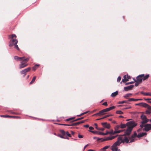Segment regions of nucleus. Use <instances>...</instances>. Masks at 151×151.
<instances>
[{"mask_svg":"<svg viewBox=\"0 0 151 151\" xmlns=\"http://www.w3.org/2000/svg\"><path fill=\"white\" fill-rule=\"evenodd\" d=\"M116 113L117 114H123L124 113L121 111L118 110L116 111Z\"/></svg>","mask_w":151,"mask_h":151,"instance_id":"473e14b6","label":"nucleus"},{"mask_svg":"<svg viewBox=\"0 0 151 151\" xmlns=\"http://www.w3.org/2000/svg\"><path fill=\"white\" fill-rule=\"evenodd\" d=\"M63 135H61V134H58V136L60 137L61 138H63V139H65V138L63 137Z\"/></svg>","mask_w":151,"mask_h":151,"instance_id":"de8ad7c7","label":"nucleus"},{"mask_svg":"<svg viewBox=\"0 0 151 151\" xmlns=\"http://www.w3.org/2000/svg\"><path fill=\"white\" fill-rule=\"evenodd\" d=\"M142 75H144V76H142V79L143 81H145L150 76V75L148 74L145 75L144 74H142Z\"/></svg>","mask_w":151,"mask_h":151,"instance_id":"2eb2a0df","label":"nucleus"},{"mask_svg":"<svg viewBox=\"0 0 151 151\" xmlns=\"http://www.w3.org/2000/svg\"><path fill=\"white\" fill-rule=\"evenodd\" d=\"M115 106H111L110 107H109L108 108H106L105 109H104V111H105V112H108L109 111L113 109H114L115 108Z\"/></svg>","mask_w":151,"mask_h":151,"instance_id":"4468645a","label":"nucleus"},{"mask_svg":"<svg viewBox=\"0 0 151 151\" xmlns=\"http://www.w3.org/2000/svg\"><path fill=\"white\" fill-rule=\"evenodd\" d=\"M109 132H111L109 133V134H111L112 135H113V130L112 129H111L110 131Z\"/></svg>","mask_w":151,"mask_h":151,"instance_id":"6e6d98bb","label":"nucleus"},{"mask_svg":"<svg viewBox=\"0 0 151 151\" xmlns=\"http://www.w3.org/2000/svg\"><path fill=\"white\" fill-rule=\"evenodd\" d=\"M104 138H99V137H97V141H98L100 140H101V141L102 140H103V139H104Z\"/></svg>","mask_w":151,"mask_h":151,"instance_id":"5fc2aeb1","label":"nucleus"},{"mask_svg":"<svg viewBox=\"0 0 151 151\" xmlns=\"http://www.w3.org/2000/svg\"><path fill=\"white\" fill-rule=\"evenodd\" d=\"M142 102L139 103H138L135 104L136 106H141Z\"/></svg>","mask_w":151,"mask_h":151,"instance_id":"338daca9","label":"nucleus"},{"mask_svg":"<svg viewBox=\"0 0 151 151\" xmlns=\"http://www.w3.org/2000/svg\"><path fill=\"white\" fill-rule=\"evenodd\" d=\"M111 150L112 151H121L119 149L118 147H111Z\"/></svg>","mask_w":151,"mask_h":151,"instance_id":"393cba45","label":"nucleus"},{"mask_svg":"<svg viewBox=\"0 0 151 151\" xmlns=\"http://www.w3.org/2000/svg\"><path fill=\"white\" fill-rule=\"evenodd\" d=\"M142 76H144V75L141 74L137 76L136 77L137 81L138 82L141 83L142 81H143L142 78Z\"/></svg>","mask_w":151,"mask_h":151,"instance_id":"1a4fd4ad","label":"nucleus"},{"mask_svg":"<svg viewBox=\"0 0 151 151\" xmlns=\"http://www.w3.org/2000/svg\"><path fill=\"white\" fill-rule=\"evenodd\" d=\"M141 94H143L145 96H151V93L150 92H144L143 91H142L141 92Z\"/></svg>","mask_w":151,"mask_h":151,"instance_id":"aec40b11","label":"nucleus"},{"mask_svg":"<svg viewBox=\"0 0 151 151\" xmlns=\"http://www.w3.org/2000/svg\"><path fill=\"white\" fill-rule=\"evenodd\" d=\"M113 116V115H112V114H108V115H105L103 117H102V118L104 119V118L108 117L109 116Z\"/></svg>","mask_w":151,"mask_h":151,"instance_id":"2f4dec72","label":"nucleus"},{"mask_svg":"<svg viewBox=\"0 0 151 151\" xmlns=\"http://www.w3.org/2000/svg\"><path fill=\"white\" fill-rule=\"evenodd\" d=\"M129 101H128V100H124L122 101H119L118 102V104H123L124 103L126 104H129Z\"/></svg>","mask_w":151,"mask_h":151,"instance_id":"a211bd4d","label":"nucleus"},{"mask_svg":"<svg viewBox=\"0 0 151 151\" xmlns=\"http://www.w3.org/2000/svg\"><path fill=\"white\" fill-rule=\"evenodd\" d=\"M102 104L103 105H104V106H107L108 105V104H107V102H105L103 103Z\"/></svg>","mask_w":151,"mask_h":151,"instance_id":"3c124183","label":"nucleus"},{"mask_svg":"<svg viewBox=\"0 0 151 151\" xmlns=\"http://www.w3.org/2000/svg\"><path fill=\"white\" fill-rule=\"evenodd\" d=\"M70 124V126H77L79 125L78 122L76 123H71V124Z\"/></svg>","mask_w":151,"mask_h":151,"instance_id":"c85d7f7f","label":"nucleus"},{"mask_svg":"<svg viewBox=\"0 0 151 151\" xmlns=\"http://www.w3.org/2000/svg\"><path fill=\"white\" fill-rule=\"evenodd\" d=\"M110 132H109V131H106V132L105 133H104L103 132V135H106L108 134H109Z\"/></svg>","mask_w":151,"mask_h":151,"instance_id":"49530a36","label":"nucleus"},{"mask_svg":"<svg viewBox=\"0 0 151 151\" xmlns=\"http://www.w3.org/2000/svg\"><path fill=\"white\" fill-rule=\"evenodd\" d=\"M124 137V139L125 142H126V143H129V140L128 139V138L126 137V136H125Z\"/></svg>","mask_w":151,"mask_h":151,"instance_id":"cd10ccee","label":"nucleus"},{"mask_svg":"<svg viewBox=\"0 0 151 151\" xmlns=\"http://www.w3.org/2000/svg\"><path fill=\"white\" fill-rule=\"evenodd\" d=\"M120 126L121 128L123 129L126 128L127 126L128 127V125L127 123L126 124H123L121 123Z\"/></svg>","mask_w":151,"mask_h":151,"instance_id":"5701e85b","label":"nucleus"},{"mask_svg":"<svg viewBox=\"0 0 151 151\" xmlns=\"http://www.w3.org/2000/svg\"><path fill=\"white\" fill-rule=\"evenodd\" d=\"M134 83V81H131V82H129L126 83H125V85H127L128 84H133V83Z\"/></svg>","mask_w":151,"mask_h":151,"instance_id":"a19ab883","label":"nucleus"},{"mask_svg":"<svg viewBox=\"0 0 151 151\" xmlns=\"http://www.w3.org/2000/svg\"><path fill=\"white\" fill-rule=\"evenodd\" d=\"M135 82V86H138V85L140 84V83H141L139 82H138V81H137L136 82Z\"/></svg>","mask_w":151,"mask_h":151,"instance_id":"37998d69","label":"nucleus"},{"mask_svg":"<svg viewBox=\"0 0 151 151\" xmlns=\"http://www.w3.org/2000/svg\"><path fill=\"white\" fill-rule=\"evenodd\" d=\"M31 69L30 67H28L21 71L20 73L21 74H24V77L26 74V73L29 71Z\"/></svg>","mask_w":151,"mask_h":151,"instance_id":"39448f33","label":"nucleus"},{"mask_svg":"<svg viewBox=\"0 0 151 151\" xmlns=\"http://www.w3.org/2000/svg\"><path fill=\"white\" fill-rule=\"evenodd\" d=\"M60 133L62 134L63 135H65V132L63 129H60Z\"/></svg>","mask_w":151,"mask_h":151,"instance_id":"c756f323","label":"nucleus"},{"mask_svg":"<svg viewBox=\"0 0 151 151\" xmlns=\"http://www.w3.org/2000/svg\"><path fill=\"white\" fill-rule=\"evenodd\" d=\"M140 117L142 120V121L141 122V123L142 124H146L149 121V119H147L146 116L145 115L142 114L141 116Z\"/></svg>","mask_w":151,"mask_h":151,"instance_id":"7ed1b4c3","label":"nucleus"},{"mask_svg":"<svg viewBox=\"0 0 151 151\" xmlns=\"http://www.w3.org/2000/svg\"><path fill=\"white\" fill-rule=\"evenodd\" d=\"M119 141L118 140L116 142L111 146V147H117L120 145Z\"/></svg>","mask_w":151,"mask_h":151,"instance_id":"9b49d317","label":"nucleus"},{"mask_svg":"<svg viewBox=\"0 0 151 151\" xmlns=\"http://www.w3.org/2000/svg\"><path fill=\"white\" fill-rule=\"evenodd\" d=\"M24 58H22V59H21V61H22L23 62H24V63H27V62L29 60V58H27L26 59H24Z\"/></svg>","mask_w":151,"mask_h":151,"instance_id":"a878e982","label":"nucleus"},{"mask_svg":"<svg viewBox=\"0 0 151 151\" xmlns=\"http://www.w3.org/2000/svg\"><path fill=\"white\" fill-rule=\"evenodd\" d=\"M13 45L14 46V48L17 49L18 50H19V49L18 47V45L17 44H15V45Z\"/></svg>","mask_w":151,"mask_h":151,"instance_id":"4c0bfd02","label":"nucleus"},{"mask_svg":"<svg viewBox=\"0 0 151 151\" xmlns=\"http://www.w3.org/2000/svg\"><path fill=\"white\" fill-rule=\"evenodd\" d=\"M14 37H16V35L15 34H13L12 35V37H11V38H14Z\"/></svg>","mask_w":151,"mask_h":151,"instance_id":"864d4df0","label":"nucleus"},{"mask_svg":"<svg viewBox=\"0 0 151 151\" xmlns=\"http://www.w3.org/2000/svg\"><path fill=\"white\" fill-rule=\"evenodd\" d=\"M89 131L94 134L103 135V132H101L97 131H93L91 130H89Z\"/></svg>","mask_w":151,"mask_h":151,"instance_id":"9d476101","label":"nucleus"},{"mask_svg":"<svg viewBox=\"0 0 151 151\" xmlns=\"http://www.w3.org/2000/svg\"><path fill=\"white\" fill-rule=\"evenodd\" d=\"M134 139H131V140L129 142V143H132V142H134Z\"/></svg>","mask_w":151,"mask_h":151,"instance_id":"69168bd1","label":"nucleus"},{"mask_svg":"<svg viewBox=\"0 0 151 151\" xmlns=\"http://www.w3.org/2000/svg\"><path fill=\"white\" fill-rule=\"evenodd\" d=\"M118 95V91H116L115 92L112 93L111 95V97H114Z\"/></svg>","mask_w":151,"mask_h":151,"instance_id":"6ab92c4d","label":"nucleus"},{"mask_svg":"<svg viewBox=\"0 0 151 151\" xmlns=\"http://www.w3.org/2000/svg\"><path fill=\"white\" fill-rule=\"evenodd\" d=\"M132 95V93H127L123 97L126 99H127L128 97L131 96Z\"/></svg>","mask_w":151,"mask_h":151,"instance_id":"4be33fe9","label":"nucleus"},{"mask_svg":"<svg viewBox=\"0 0 151 151\" xmlns=\"http://www.w3.org/2000/svg\"><path fill=\"white\" fill-rule=\"evenodd\" d=\"M101 125L105 128L109 129L111 126L109 124H108L107 122H102L101 123Z\"/></svg>","mask_w":151,"mask_h":151,"instance_id":"6e6552de","label":"nucleus"},{"mask_svg":"<svg viewBox=\"0 0 151 151\" xmlns=\"http://www.w3.org/2000/svg\"><path fill=\"white\" fill-rule=\"evenodd\" d=\"M151 130V124H146L145 125L144 128L143 129V131L148 132Z\"/></svg>","mask_w":151,"mask_h":151,"instance_id":"423d86ee","label":"nucleus"},{"mask_svg":"<svg viewBox=\"0 0 151 151\" xmlns=\"http://www.w3.org/2000/svg\"><path fill=\"white\" fill-rule=\"evenodd\" d=\"M128 101H137V99H134L133 98H131L129 99L128 100Z\"/></svg>","mask_w":151,"mask_h":151,"instance_id":"72a5a7b5","label":"nucleus"},{"mask_svg":"<svg viewBox=\"0 0 151 151\" xmlns=\"http://www.w3.org/2000/svg\"><path fill=\"white\" fill-rule=\"evenodd\" d=\"M36 76H34L32 80L30 82V83L29 84H31L32 83L35 81V80L36 79Z\"/></svg>","mask_w":151,"mask_h":151,"instance_id":"7c9ffc66","label":"nucleus"},{"mask_svg":"<svg viewBox=\"0 0 151 151\" xmlns=\"http://www.w3.org/2000/svg\"><path fill=\"white\" fill-rule=\"evenodd\" d=\"M83 127L86 128H88L89 127V125L88 124L85 125L83 126Z\"/></svg>","mask_w":151,"mask_h":151,"instance_id":"e2e57ef3","label":"nucleus"},{"mask_svg":"<svg viewBox=\"0 0 151 151\" xmlns=\"http://www.w3.org/2000/svg\"><path fill=\"white\" fill-rule=\"evenodd\" d=\"M147 108L148 109V110L151 111V106H149V105H148Z\"/></svg>","mask_w":151,"mask_h":151,"instance_id":"603ef678","label":"nucleus"},{"mask_svg":"<svg viewBox=\"0 0 151 151\" xmlns=\"http://www.w3.org/2000/svg\"><path fill=\"white\" fill-rule=\"evenodd\" d=\"M78 137L79 138H81L83 137V136L82 135H80L79 134H78Z\"/></svg>","mask_w":151,"mask_h":151,"instance_id":"680f3d73","label":"nucleus"},{"mask_svg":"<svg viewBox=\"0 0 151 151\" xmlns=\"http://www.w3.org/2000/svg\"><path fill=\"white\" fill-rule=\"evenodd\" d=\"M109 147V146H106L104 147L103 148L104 149L106 150V149H107Z\"/></svg>","mask_w":151,"mask_h":151,"instance_id":"bf43d9fd","label":"nucleus"},{"mask_svg":"<svg viewBox=\"0 0 151 151\" xmlns=\"http://www.w3.org/2000/svg\"><path fill=\"white\" fill-rule=\"evenodd\" d=\"M137 137V133L136 132H135L133 134H132V137Z\"/></svg>","mask_w":151,"mask_h":151,"instance_id":"f704fd0d","label":"nucleus"},{"mask_svg":"<svg viewBox=\"0 0 151 151\" xmlns=\"http://www.w3.org/2000/svg\"><path fill=\"white\" fill-rule=\"evenodd\" d=\"M39 65H37V64H36L35 66H34V67L33 68V70H35L36 68V67L37 66H39Z\"/></svg>","mask_w":151,"mask_h":151,"instance_id":"0e129e2a","label":"nucleus"},{"mask_svg":"<svg viewBox=\"0 0 151 151\" xmlns=\"http://www.w3.org/2000/svg\"><path fill=\"white\" fill-rule=\"evenodd\" d=\"M134 87V85H130L129 86L124 87L123 91H127L129 90L132 89Z\"/></svg>","mask_w":151,"mask_h":151,"instance_id":"0eeeda50","label":"nucleus"},{"mask_svg":"<svg viewBox=\"0 0 151 151\" xmlns=\"http://www.w3.org/2000/svg\"><path fill=\"white\" fill-rule=\"evenodd\" d=\"M95 128L98 130H101L103 131L104 130V129L102 128H98V127H95Z\"/></svg>","mask_w":151,"mask_h":151,"instance_id":"58836bf2","label":"nucleus"},{"mask_svg":"<svg viewBox=\"0 0 151 151\" xmlns=\"http://www.w3.org/2000/svg\"><path fill=\"white\" fill-rule=\"evenodd\" d=\"M27 64L24 63L23 62H21V64L19 65V68L20 69L24 68L27 65Z\"/></svg>","mask_w":151,"mask_h":151,"instance_id":"f3484780","label":"nucleus"},{"mask_svg":"<svg viewBox=\"0 0 151 151\" xmlns=\"http://www.w3.org/2000/svg\"><path fill=\"white\" fill-rule=\"evenodd\" d=\"M85 121V120H82V121H81L80 122H78V124H80L83 123Z\"/></svg>","mask_w":151,"mask_h":151,"instance_id":"4d7b16f0","label":"nucleus"},{"mask_svg":"<svg viewBox=\"0 0 151 151\" xmlns=\"http://www.w3.org/2000/svg\"><path fill=\"white\" fill-rule=\"evenodd\" d=\"M121 79V77L120 76H119L117 79V81L119 82Z\"/></svg>","mask_w":151,"mask_h":151,"instance_id":"a18cd8bd","label":"nucleus"},{"mask_svg":"<svg viewBox=\"0 0 151 151\" xmlns=\"http://www.w3.org/2000/svg\"><path fill=\"white\" fill-rule=\"evenodd\" d=\"M24 57H18V56H14V59L17 60H21V59H22Z\"/></svg>","mask_w":151,"mask_h":151,"instance_id":"b1692460","label":"nucleus"},{"mask_svg":"<svg viewBox=\"0 0 151 151\" xmlns=\"http://www.w3.org/2000/svg\"><path fill=\"white\" fill-rule=\"evenodd\" d=\"M127 124L128 125L127 127H130L133 129V128L137 125V123L134 121H131L127 122Z\"/></svg>","mask_w":151,"mask_h":151,"instance_id":"f257e3e1","label":"nucleus"},{"mask_svg":"<svg viewBox=\"0 0 151 151\" xmlns=\"http://www.w3.org/2000/svg\"><path fill=\"white\" fill-rule=\"evenodd\" d=\"M18 42V40L14 38H11L10 41L9 46V47H12L15 44H17Z\"/></svg>","mask_w":151,"mask_h":151,"instance_id":"20e7f679","label":"nucleus"},{"mask_svg":"<svg viewBox=\"0 0 151 151\" xmlns=\"http://www.w3.org/2000/svg\"><path fill=\"white\" fill-rule=\"evenodd\" d=\"M83 117H81L80 118H77V119H75V120H73V122H75V121H77L78 120L83 119Z\"/></svg>","mask_w":151,"mask_h":151,"instance_id":"ea45409f","label":"nucleus"},{"mask_svg":"<svg viewBox=\"0 0 151 151\" xmlns=\"http://www.w3.org/2000/svg\"><path fill=\"white\" fill-rule=\"evenodd\" d=\"M120 128V126L119 125H117L115 127H114V129L115 130H117L119 128Z\"/></svg>","mask_w":151,"mask_h":151,"instance_id":"e433bc0d","label":"nucleus"},{"mask_svg":"<svg viewBox=\"0 0 151 151\" xmlns=\"http://www.w3.org/2000/svg\"><path fill=\"white\" fill-rule=\"evenodd\" d=\"M147 134L146 132L140 133L137 134V137L139 138L146 136Z\"/></svg>","mask_w":151,"mask_h":151,"instance_id":"ddd939ff","label":"nucleus"},{"mask_svg":"<svg viewBox=\"0 0 151 151\" xmlns=\"http://www.w3.org/2000/svg\"><path fill=\"white\" fill-rule=\"evenodd\" d=\"M142 129L141 128H139L137 130V132H139L142 131Z\"/></svg>","mask_w":151,"mask_h":151,"instance_id":"774afa93","label":"nucleus"},{"mask_svg":"<svg viewBox=\"0 0 151 151\" xmlns=\"http://www.w3.org/2000/svg\"><path fill=\"white\" fill-rule=\"evenodd\" d=\"M148 105V104L146 103L142 102L141 106H142L144 107L147 108Z\"/></svg>","mask_w":151,"mask_h":151,"instance_id":"bb28decb","label":"nucleus"},{"mask_svg":"<svg viewBox=\"0 0 151 151\" xmlns=\"http://www.w3.org/2000/svg\"><path fill=\"white\" fill-rule=\"evenodd\" d=\"M65 134L69 137H71V135L70 134L69 132L67 131L65 132Z\"/></svg>","mask_w":151,"mask_h":151,"instance_id":"79ce46f5","label":"nucleus"},{"mask_svg":"<svg viewBox=\"0 0 151 151\" xmlns=\"http://www.w3.org/2000/svg\"><path fill=\"white\" fill-rule=\"evenodd\" d=\"M60 124V125H62L70 126V124Z\"/></svg>","mask_w":151,"mask_h":151,"instance_id":"13d9d810","label":"nucleus"},{"mask_svg":"<svg viewBox=\"0 0 151 151\" xmlns=\"http://www.w3.org/2000/svg\"><path fill=\"white\" fill-rule=\"evenodd\" d=\"M123 78V79L122 80L123 83H125L129 81L128 79L127 78V76L126 75L124 76Z\"/></svg>","mask_w":151,"mask_h":151,"instance_id":"412c9836","label":"nucleus"},{"mask_svg":"<svg viewBox=\"0 0 151 151\" xmlns=\"http://www.w3.org/2000/svg\"><path fill=\"white\" fill-rule=\"evenodd\" d=\"M113 138L114 137H113L112 136L107 137H106L105 138L103 139L102 140H101V142H103L107 140H111L113 139Z\"/></svg>","mask_w":151,"mask_h":151,"instance_id":"f8f14e48","label":"nucleus"},{"mask_svg":"<svg viewBox=\"0 0 151 151\" xmlns=\"http://www.w3.org/2000/svg\"><path fill=\"white\" fill-rule=\"evenodd\" d=\"M100 115L104 114V113L105 112L104 109H103L99 111Z\"/></svg>","mask_w":151,"mask_h":151,"instance_id":"c9c22d12","label":"nucleus"},{"mask_svg":"<svg viewBox=\"0 0 151 151\" xmlns=\"http://www.w3.org/2000/svg\"><path fill=\"white\" fill-rule=\"evenodd\" d=\"M132 129L130 127H127L126 130H125L124 133L122 135V136H129L132 132Z\"/></svg>","mask_w":151,"mask_h":151,"instance_id":"f03ea898","label":"nucleus"},{"mask_svg":"<svg viewBox=\"0 0 151 151\" xmlns=\"http://www.w3.org/2000/svg\"><path fill=\"white\" fill-rule=\"evenodd\" d=\"M123 130H125L124 129V130H116L117 134L119 133Z\"/></svg>","mask_w":151,"mask_h":151,"instance_id":"8fccbe9b","label":"nucleus"},{"mask_svg":"<svg viewBox=\"0 0 151 151\" xmlns=\"http://www.w3.org/2000/svg\"><path fill=\"white\" fill-rule=\"evenodd\" d=\"M141 124L139 126L141 127V128L142 129L144 127L145 125H143V124H142V123L141 122Z\"/></svg>","mask_w":151,"mask_h":151,"instance_id":"09e8293b","label":"nucleus"},{"mask_svg":"<svg viewBox=\"0 0 151 151\" xmlns=\"http://www.w3.org/2000/svg\"><path fill=\"white\" fill-rule=\"evenodd\" d=\"M147 114H149L151 113V111L149 110H147L146 111Z\"/></svg>","mask_w":151,"mask_h":151,"instance_id":"c03bdc74","label":"nucleus"},{"mask_svg":"<svg viewBox=\"0 0 151 151\" xmlns=\"http://www.w3.org/2000/svg\"><path fill=\"white\" fill-rule=\"evenodd\" d=\"M119 136H120V135ZM122 138L121 135V136L117 138L118 140L119 141L120 144L122 143H124L125 142L124 139H122Z\"/></svg>","mask_w":151,"mask_h":151,"instance_id":"dca6fc26","label":"nucleus"},{"mask_svg":"<svg viewBox=\"0 0 151 151\" xmlns=\"http://www.w3.org/2000/svg\"><path fill=\"white\" fill-rule=\"evenodd\" d=\"M1 117H8V116H9V115H1Z\"/></svg>","mask_w":151,"mask_h":151,"instance_id":"052dcab7","label":"nucleus"}]
</instances>
